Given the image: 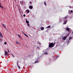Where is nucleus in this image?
Segmentation results:
<instances>
[{
  "label": "nucleus",
  "mask_w": 73,
  "mask_h": 73,
  "mask_svg": "<svg viewBox=\"0 0 73 73\" xmlns=\"http://www.w3.org/2000/svg\"><path fill=\"white\" fill-rule=\"evenodd\" d=\"M54 46V44L52 43H51L49 45V47L50 48H52Z\"/></svg>",
  "instance_id": "obj_1"
},
{
  "label": "nucleus",
  "mask_w": 73,
  "mask_h": 73,
  "mask_svg": "<svg viewBox=\"0 0 73 73\" xmlns=\"http://www.w3.org/2000/svg\"><path fill=\"white\" fill-rule=\"evenodd\" d=\"M71 39H72L71 37H70L69 39H66V42H67L68 44H69V43H70V42H69L70 41L69 40H70Z\"/></svg>",
  "instance_id": "obj_2"
},
{
  "label": "nucleus",
  "mask_w": 73,
  "mask_h": 73,
  "mask_svg": "<svg viewBox=\"0 0 73 73\" xmlns=\"http://www.w3.org/2000/svg\"><path fill=\"white\" fill-rule=\"evenodd\" d=\"M17 66L18 67V68L19 69H21V67L19 66L18 63V61H17Z\"/></svg>",
  "instance_id": "obj_3"
},
{
  "label": "nucleus",
  "mask_w": 73,
  "mask_h": 73,
  "mask_svg": "<svg viewBox=\"0 0 73 73\" xmlns=\"http://www.w3.org/2000/svg\"><path fill=\"white\" fill-rule=\"evenodd\" d=\"M5 56H7L8 55V52H7V51H5Z\"/></svg>",
  "instance_id": "obj_4"
},
{
  "label": "nucleus",
  "mask_w": 73,
  "mask_h": 73,
  "mask_svg": "<svg viewBox=\"0 0 73 73\" xmlns=\"http://www.w3.org/2000/svg\"><path fill=\"white\" fill-rule=\"evenodd\" d=\"M29 8L30 9H33V7L32 6H29Z\"/></svg>",
  "instance_id": "obj_5"
},
{
  "label": "nucleus",
  "mask_w": 73,
  "mask_h": 73,
  "mask_svg": "<svg viewBox=\"0 0 73 73\" xmlns=\"http://www.w3.org/2000/svg\"><path fill=\"white\" fill-rule=\"evenodd\" d=\"M2 26H3V27H4V28H5V29H6V26L4 25V24L2 23Z\"/></svg>",
  "instance_id": "obj_6"
},
{
  "label": "nucleus",
  "mask_w": 73,
  "mask_h": 73,
  "mask_svg": "<svg viewBox=\"0 0 73 73\" xmlns=\"http://www.w3.org/2000/svg\"><path fill=\"white\" fill-rule=\"evenodd\" d=\"M66 39H67V37L64 36V37H63V40H66Z\"/></svg>",
  "instance_id": "obj_7"
},
{
  "label": "nucleus",
  "mask_w": 73,
  "mask_h": 73,
  "mask_svg": "<svg viewBox=\"0 0 73 73\" xmlns=\"http://www.w3.org/2000/svg\"><path fill=\"white\" fill-rule=\"evenodd\" d=\"M26 11L27 12V13H30V11L29 10H26Z\"/></svg>",
  "instance_id": "obj_8"
},
{
  "label": "nucleus",
  "mask_w": 73,
  "mask_h": 73,
  "mask_svg": "<svg viewBox=\"0 0 73 73\" xmlns=\"http://www.w3.org/2000/svg\"><path fill=\"white\" fill-rule=\"evenodd\" d=\"M66 21H67V20H65V21H64V23H63V25H65L66 23H67Z\"/></svg>",
  "instance_id": "obj_9"
},
{
  "label": "nucleus",
  "mask_w": 73,
  "mask_h": 73,
  "mask_svg": "<svg viewBox=\"0 0 73 73\" xmlns=\"http://www.w3.org/2000/svg\"><path fill=\"white\" fill-rule=\"evenodd\" d=\"M40 29L42 31H43L44 29V28L43 27H41V28H40Z\"/></svg>",
  "instance_id": "obj_10"
},
{
  "label": "nucleus",
  "mask_w": 73,
  "mask_h": 73,
  "mask_svg": "<svg viewBox=\"0 0 73 73\" xmlns=\"http://www.w3.org/2000/svg\"><path fill=\"white\" fill-rule=\"evenodd\" d=\"M66 30L67 31H69L70 29H69V28H67L66 29Z\"/></svg>",
  "instance_id": "obj_11"
},
{
  "label": "nucleus",
  "mask_w": 73,
  "mask_h": 73,
  "mask_svg": "<svg viewBox=\"0 0 73 73\" xmlns=\"http://www.w3.org/2000/svg\"><path fill=\"white\" fill-rule=\"evenodd\" d=\"M0 36L1 37H3V35H2V34L0 32Z\"/></svg>",
  "instance_id": "obj_12"
},
{
  "label": "nucleus",
  "mask_w": 73,
  "mask_h": 73,
  "mask_svg": "<svg viewBox=\"0 0 73 73\" xmlns=\"http://www.w3.org/2000/svg\"><path fill=\"white\" fill-rule=\"evenodd\" d=\"M26 23H27L28 24H29V21H28L27 20H26Z\"/></svg>",
  "instance_id": "obj_13"
},
{
  "label": "nucleus",
  "mask_w": 73,
  "mask_h": 73,
  "mask_svg": "<svg viewBox=\"0 0 73 73\" xmlns=\"http://www.w3.org/2000/svg\"><path fill=\"white\" fill-rule=\"evenodd\" d=\"M24 35H25V36H26L27 37H28V36H27V35H26L25 33H24Z\"/></svg>",
  "instance_id": "obj_14"
},
{
  "label": "nucleus",
  "mask_w": 73,
  "mask_h": 73,
  "mask_svg": "<svg viewBox=\"0 0 73 73\" xmlns=\"http://www.w3.org/2000/svg\"><path fill=\"white\" fill-rule=\"evenodd\" d=\"M17 36L19 37V38H21V36L19 35V34H17Z\"/></svg>",
  "instance_id": "obj_15"
},
{
  "label": "nucleus",
  "mask_w": 73,
  "mask_h": 73,
  "mask_svg": "<svg viewBox=\"0 0 73 73\" xmlns=\"http://www.w3.org/2000/svg\"><path fill=\"white\" fill-rule=\"evenodd\" d=\"M47 28H50V26H48L46 27Z\"/></svg>",
  "instance_id": "obj_16"
},
{
  "label": "nucleus",
  "mask_w": 73,
  "mask_h": 73,
  "mask_svg": "<svg viewBox=\"0 0 73 73\" xmlns=\"http://www.w3.org/2000/svg\"><path fill=\"white\" fill-rule=\"evenodd\" d=\"M38 62V61H35V62H34V63H36Z\"/></svg>",
  "instance_id": "obj_17"
},
{
  "label": "nucleus",
  "mask_w": 73,
  "mask_h": 73,
  "mask_svg": "<svg viewBox=\"0 0 73 73\" xmlns=\"http://www.w3.org/2000/svg\"><path fill=\"white\" fill-rule=\"evenodd\" d=\"M16 43L17 44H19V43L18 42H16Z\"/></svg>",
  "instance_id": "obj_18"
},
{
  "label": "nucleus",
  "mask_w": 73,
  "mask_h": 73,
  "mask_svg": "<svg viewBox=\"0 0 73 73\" xmlns=\"http://www.w3.org/2000/svg\"><path fill=\"white\" fill-rule=\"evenodd\" d=\"M70 12L71 13H73V11H72V10H71V11H70Z\"/></svg>",
  "instance_id": "obj_19"
},
{
  "label": "nucleus",
  "mask_w": 73,
  "mask_h": 73,
  "mask_svg": "<svg viewBox=\"0 0 73 73\" xmlns=\"http://www.w3.org/2000/svg\"><path fill=\"white\" fill-rule=\"evenodd\" d=\"M44 54H48V53L46 52H45V53H44Z\"/></svg>",
  "instance_id": "obj_20"
},
{
  "label": "nucleus",
  "mask_w": 73,
  "mask_h": 73,
  "mask_svg": "<svg viewBox=\"0 0 73 73\" xmlns=\"http://www.w3.org/2000/svg\"><path fill=\"white\" fill-rule=\"evenodd\" d=\"M44 5H46V3L45 2H44Z\"/></svg>",
  "instance_id": "obj_21"
},
{
  "label": "nucleus",
  "mask_w": 73,
  "mask_h": 73,
  "mask_svg": "<svg viewBox=\"0 0 73 73\" xmlns=\"http://www.w3.org/2000/svg\"><path fill=\"white\" fill-rule=\"evenodd\" d=\"M7 42H5V43H4V44H5V45H6V44H7Z\"/></svg>",
  "instance_id": "obj_22"
},
{
  "label": "nucleus",
  "mask_w": 73,
  "mask_h": 73,
  "mask_svg": "<svg viewBox=\"0 0 73 73\" xmlns=\"http://www.w3.org/2000/svg\"><path fill=\"white\" fill-rule=\"evenodd\" d=\"M30 4V5H31V4L32 3V2L31 1H30V2H29Z\"/></svg>",
  "instance_id": "obj_23"
},
{
  "label": "nucleus",
  "mask_w": 73,
  "mask_h": 73,
  "mask_svg": "<svg viewBox=\"0 0 73 73\" xmlns=\"http://www.w3.org/2000/svg\"><path fill=\"white\" fill-rule=\"evenodd\" d=\"M11 55H12V56H13V57H15V56H14V55H13V54H11Z\"/></svg>",
  "instance_id": "obj_24"
},
{
  "label": "nucleus",
  "mask_w": 73,
  "mask_h": 73,
  "mask_svg": "<svg viewBox=\"0 0 73 73\" xmlns=\"http://www.w3.org/2000/svg\"><path fill=\"white\" fill-rule=\"evenodd\" d=\"M1 7V8H2V9H3V7Z\"/></svg>",
  "instance_id": "obj_25"
},
{
  "label": "nucleus",
  "mask_w": 73,
  "mask_h": 73,
  "mask_svg": "<svg viewBox=\"0 0 73 73\" xmlns=\"http://www.w3.org/2000/svg\"><path fill=\"white\" fill-rule=\"evenodd\" d=\"M25 16H26L24 14V17H25Z\"/></svg>",
  "instance_id": "obj_26"
},
{
  "label": "nucleus",
  "mask_w": 73,
  "mask_h": 73,
  "mask_svg": "<svg viewBox=\"0 0 73 73\" xmlns=\"http://www.w3.org/2000/svg\"><path fill=\"white\" fill-rule=\"evenodd\" d=\"M7 52H9V50L8 49L7 50Z\"/></svg>",
  "instance_id": "obj_27"
},
{
  "label": "nucleus",
  "mask_w": 73,
  "mask_h": 73,
  "mask_svg": "<svg viewBox=\"0 0 73 73\" xmlns=\"http://www.w3.org/2000/svg\"><path fill=\"white\" fill-rule=\"evenodd\" d=\"M37 48L39 49V47H37Z\"/></svg>",
  "instance_id": "obj_28"
},
{
  "label": "nucleus",
  "mask_w": 73,
  "mask_h": 73,
  "mask_svg": "<svg viewBox=\"0 0 73 73\" xmlns=\"http://www.w3.org/2000/svg\"><path fill=\"white\" fill-rule=\"evenodd\" d=\"M65 19H67V17H65Z\"/></svg>",
  "instance_id": "obj_29"
},
{
  "label": "nucleus",
  "mask_w": 73,
  "mask_h": 73,
  "mask_svg": "<svg viewBox=\"0 0 73 73\" xmlns=\"http://www.w3.org/2000/svg\"><path fill=\"white\" fill-rule=\"evenodd\" d=\"M27 25L28 26H29V24H28Z\"/></svg>",
  "instance_id": "obj_30"
},
{
  "label": "nucleus",
  "mask_w": 73,
  "mask_h": 73,
  "mask_svg": "<svg viewBox=\"0 0 73 73\" xmlns=\"http://www.w3.org/2000/svg\"><path fill=\"white\" fill-rule=\"evenodd\" d=\"M39 45H41V44L40 43H39Z\"/></svg>",
  "instance_id": "obj_31"
},
{
  "label": "nucleus",
  "mask_w": 73,
  "mask_h": 73,
  "mask_svg": "<svg viewBox=\"0 0 73 73\" xmlns=\"http://www.w3.org/2000/svg\"><path fill=\"white\" fill-rule=\"evenodd\" d=\"M2 7L1 5H0V7Z\"/></svg>",
  "instance_id": "obj_32"
},
{
  "label": "nucleus",
  "mask_w": 73,
  "mask_h": 73,
  "mask_svg": "<svg viewBox=\"0 0 73 73\" xmlns=\"http://www.w3.org/2000/svg\"><path fill=\"white\" fill-rule=\"evenodd\" d=\"M0 5H1V3H0Z\"/></svg>",
  "instance_id": "obj_33"
},
{
  "label": "nucleus",
  "mask_w": 73,
  "mask_h": 73,
  "mask_svg": "<svg viewBox=\"0 0 73 73\" xmlns=\"http://www.w3.org/2000/svg\"><path fill=\"white\" fill-rule=\"evenodd\" d=\"M23 33H24L23 32Z\"/></svg>",
  "instance_id": "obj_34"
},
{
  "label": "nucleus",
  "mask_w": 73,
  "mask_h": 73,
  "mask_svg": "<svg viewBox=\"0 0 73 73\" xmlns=\"http://www.w3.org/2000/svg\"><path fill=\"white\" fill-rule=\"evenodd\" d=\"M72 33H73V32H72Z\"/></svg>",
  "instance_id": "obj_35"
}]
</instances>
